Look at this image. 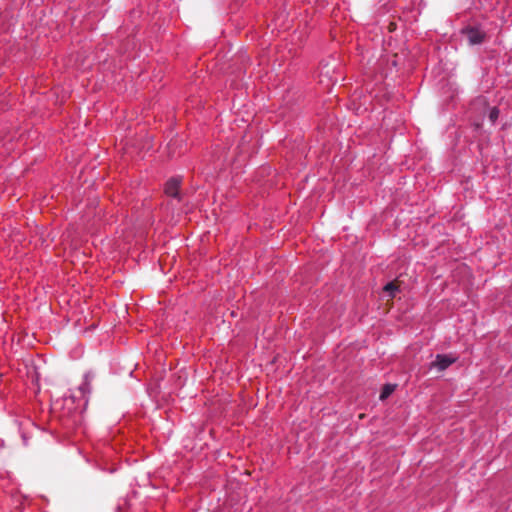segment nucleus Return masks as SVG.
Listing matches in <instances>:
<instances>
[{
    "label": "nucleus",
    "mask_w": 512,
    "mask_h": 512,
    "mask_svg": "<svg viewBox=\"0 0 512 512\" xmlns=\"http://www.w3.org/2000/svg\"><path fill=\"white\" fill-rule=\"evenodd\" d=\"M467 38L470 44H480L484 39V34L477 28H469L466 31Z\"/></svg>",
    "instance_id": "obj_5"
},
{
    "label": "nucleus",
    "mask_w": 512,
    "mask_h": 512,
    "mask_svg": "<svg viewBox=\"0 0 512 512\" xmlns=\"http://www.w3.org/2000/svg\"><path fill=\"white\" fill-rule=\"evenodd\" d=\"M180 182L179 178L169 179L165 184V193L173 198H178Z\"/></svg>",
    "instance_id": "obj_4"
},
{
    "label": "nucleus",
    "mask_w": 512,
    "mask_h": 512,
    "mask_svg": "<svg viewBox=\"0 0 512 512\" xmlns=\"http://www.w3.org/2000/svg\"><path fill=\"white\" fill-rule=\"evenodd\" d=\"M499 113H500V111L497 107H492L489 110L488 118H489L491 124H495V122L497 121V119L499 117Z\"/></svg>",
    "instance_id": "obj_8"
},
{
    "label": "nucleus",
    "mask_w": 512,
    "mask_h": 512,
    "mask_svg": "<svg viewBox=\"0 0 512 512\" xmlns=\"http://www.w3.org/2000/svg\"><path fill=\"white\" fill-rule=\"evenodd\" d=\"M76 396L73 393H70L69 395H65L61 401L57 400L53 405L54 409H57L59 407L63 408L62 417L67 418L66 424H69V418H71V421L73 423H76L80 420L79 415V406L80 403L76 406L75 405Z\"/></svg>",
    "instance_id": "obj_1"
},
{
    "label": "nucleus",
    "mask_w": 512,
    "mask_h": 512,
    "mask_svg": "<svg viewBox=\"0 0 512 512\" xmlns=\"http://www.w3.org/2000/svg\"><path fill=\"white\" fill-rule=\"evenodd\" d=\"M457 361V357L450 354H437L435 360L429 365L430 369H437L439 372L446 370Z\"/></svg>",
    "instance_id": "obj_2"
},
{
    "label": "nucleus",
    "mask_w": 512,
    "mask_h": 512,
    "mask_svg": "<svg viewBox=\"0 0 512 512\" xmlns=\"http://www.w3.org/2000/svg\"><path fill=\"white\" fill-rule=\"evenodd\" d=\"M394 388H395L394 385H391V384L385 385L381 391L380 399L381 400L386 399L394 391Z\"/></svg>",
    "instance_id": "obj_7"
},
{
    "label": "nucleus",
    "mask_w": 512,
    "mask_h": 512,
    "mask_svg": "<svg viewBox=\"0 0 512 512\" xmlns=\"http://www.w3.org/2000/svg\"><path fill=\"white\" fill-rule=\"evenodd\" d=\"M383 290L386 296L394 298L398 291V287L393 282H389L384 286Z\"/></svg>",
    "instance_id": "obj_6"
},
{
    "label": "nucleus",
    "mask_w": 512,
    "mask_h": 512,
    "mask_svg": "<svg viewBox=\"0 0 512 512\" xmlns=\"http://www.w3.org/2000/svg\"><path fill=\"white\" fill-rule=\"evenodd\" d=\"M94 379V374L91 371H88L84 374L83 382L78 387V392L81 395V398L83 400V405H86L88 402L87 396L91 392V382Z\"/></svg>",
    "instance_id": "obj_3"
}]
</instances>
